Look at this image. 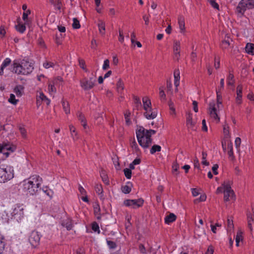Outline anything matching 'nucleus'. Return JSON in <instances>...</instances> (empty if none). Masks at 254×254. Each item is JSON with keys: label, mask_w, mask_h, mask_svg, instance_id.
<instances>
[{"label": "nucleus", "mask_w": 254, "mask_h": 254, "mask_svg": "<svg viewBox=\"0 0 254 254\" xmlns=\"http://www.w3.org/2000/svg\"><path fill=\"white\" fill-rule=\"evenodd\" d=\"M42 182V178L39 176H33L29 180H25L23 182V190L27 194L35 195L41 191L40 188Z\"/></svg>", "instance_id": "1"}, {"label": "nucleus", "mask_w": 254, "mask_h": 254, "mask_svg": "<svg viewBox=\"0 0 254 254\" xmlns=\"http://www.w3.org/2000/svg\"><path fill=\"white\" fill-rule=\"evenodd\" d=\"M11 66L12 71L18 74H29L34 69L33 64L25 60L21 61L20 64L14 62Z\"/></svg>", "instance_id": "2"}, {"label": "nucleus", "mask_w": 254, "mask_h": 254, "mask_svg": "<svg viewBox=\"0 0 254 254\" xmlns=\"http://www.w3.org/2000/svg\"><path fill=\"white\" fill-rule=\"evenodd\" d=\"M136 137L139 145L144 148H148L152 143L151 135L148 132L147 129L142 127L136 132Z\"/></svg>", "instance_id": "3"}, {"label": "nucleus", "mask_w": 254, "mask_h": 254, "mask_svg": "<svg viewBox=\"0 0 254 254\" xmlns=\"http://www.w3.org/2000/svg\"><path fill=\"white\" fill-rule=\"evenodd\" d=\"M254 8V0H241L236 7L238 13L243 15L246 10Z\"/></svg>", "instance_id": "4"}, {"label": "nucleus", "mask_w": 254, "mask_h": 254, "mask_svg": "<svg viewBox=\"0 0 254 254\" xmlns=\"http://www.w3.org/2000/svg\"><path fill=\"white\" fill-rule=\"evenodd\" d=\"M16 149V147L14 145H11L8 143L3 142L0 144V161L5 160L9 155V152L7 151H10L12 152Z\"/></svg>", "instance_id": "5"}, {"label": "nucleus", "mask_w": 254, "mask_h": 254, "mask_svg": "<svg viewBox=\"0 0 254 254\" xmlns=\"http://www.w3.org/2000/svg\"><path fill=\"white\" fill-rule=\"evenodd\" d=\"M14 177L13 170L0 168V183H5Z\"/></svg>", "instance_id": "6"}, {"label": "nucleus", "mask_w": 254, "mask_h": 254, "mask_svg": "<svg viewBox=\"0 0 254 254\" xmlns=\"http://www.w3.org/2000/svg\"><path fill=\"white\" fill-rule=\"evenodd\" d=\"M144 203V200L141 198L137 199H126L124 201V204L127 207H131L133 209L142 206Z\"/></svg>", "instance_id": "7"}, {"label": "nucleus", "mask_w": 254, "mask_h": 254, "mask_svg": "<svg viewBox=\"0 0 254 254\" xmlns=\"http://www.w3.org/2000/svg\"><path fill=\"white\" fill-rule=\"evenodd\" d=\"M40 240V237L38 232L35 231H32L29 238V241L31 245L33 247H36L39 244Z\"/></svg>", "instance_id": "8"}, {"label": "nucleus", "mask_w": 254, "mask_h": 254, "mask_svg": "<svg viewBox=\"0 0 254 254\" xmlns=\"http://www.w3.org/2000/svg\"><path fill=\"white\" fill-rule=\"evenodd\" d=\"M80 86L84 90H89L91 89L94 86L92 82L88 80V79L84 78L80 81Z\"/></svg>", "instance_id": "9"}, {"label": "nucleus", "mask_w": 254, "mask_h": 254, "mask_svg": "<svg viewBox=\"0 0 254 254\" xmlns=\"http://www.w3.org/2000/svg\"><path fill=\"white\" fill-rule=\"evenodd\" d=\"M180 43L179 41H174V58L177 60L179 61L180 56Z\"/></svg>", "instance_id": "10"}, {"label": "nucleus", "mask_w": 254, "mask_h": 254, "mask_svg": "<svg viewBox=\"0 0 254 254\" xmlns=\"http://www.w3.org/2000/svg\"><path fill=\"white\" fill-rule=\"evenodd\" d=\"M209 113L211 118L216 120H219V118L217 114L216 108L215 107V104L214 102L209 103Z\"/></svg>", "instance_id": "11"}, {"label": "nucleus", "mask_w": 254, "mask_h": 254, "mask_svg": "<svg viewBox=\"0 0 254 254\" xmlns=\"http://www.w3.org/2000/svg\"><path fill=\"white\" fill-rule=\"evenodd\" d=\"M144 113V116L147 119H153L157 117V113L156 111L153 110L152 108H150Z\"/></svg>", "instance_id": "12"}, {"label": "nucleus", "mask_w": 254, "mask_h": 254, "mask_svg": "<svg viewBox=\"0 0 254 254\" xmlns=\"http://www.w3.org/2000/svg\"><path fill=\"white\" fill-rule=\"evenodd\" d=\"M242 89L243 87L242 85H239L237 87V97L236 101L238 104H240L242 103Z\"/></svg>", "instance_id": "13"}, {"label": "nucleus", "mask_w": 254, "mask_h": 254, "mask_svg": "<svg viewBox=\"0 0 254 254\" xmlns=\"http://www.w3.org/2000/svg\"><path fill=\"white\" fill-rule=\"evenodd\" d=\"M224 199L226 201L230 200L229 197H230L231 199H233V197L235 196L233 190H224Z\"/></svg>", "instance_id": "14"}, {"label": "nucleus", "mask_w": 254, "mask_h": 254, "mask_svg": "<svg viewBox=\"0 0 254 254\" xmlns=\"http://www.w3.org/2000/svg\"><path fill=\"white\" fill-rule=\"evenodd\" d=\"M186 124L188 128H190L192 130H195L194 127L195 122L192 121L191 114H189L187 118Z\"/></svg>", "instance_id": "15"}, {"label": "nucleus", "mask_w": 254, "mask_h": 254, "mask_svg": "<svg viewBox=\"0 0 254 254\" xmlns=\"http://www.w3.org/2000/svg\"><path fill=\"white\" fill-rule=\"evenodd\" d=\"M100 173L103 182L107 185H109V180L106 171L102 168Z\"/></svg>", "instance_id": "16"}, {"label": "nucleus", "mask_w": 254, "mask_h": 254, "mask_svg": "<svg viewBox=\"0 0 254 254\" xmlns=\"http://www.w3.org/2000/svg\"><path fill=\"white\" fill-rule=\"evenodd\" d=\"M177 218L176 216L172 213L169 214V215L166 216L165 218V222L166 224H170L176 220Z\"/></svg>", "instance_id": "17"}, {"label": "nucleus", "mask_w": 254, "mask_h": 254, "mask_svg": "<svg viewBox=\"0 0 254 254\" xmlns=\"http://www.w3.org/2000/svg\"><path fill=\"white\" fill-rule=\"evenodd\" d=\"M142 102L143 104V109L146 110L150 108H151V103L150 99L147 97H144L142 98Z\"/></svg>", "instance_id": "18"}, {"label": "nucleus", "mask_w": 254, "mask_h": 254, "mask_svg": "<svg viewBox=\"0 0 254 254\" xmlns=\"http://www.w3.org/2000/svg\"><path fill=\"white\" fill-rule=\"evenodd\" d=\"M246 52L252 55H254V44L247 43L245 47Z\"/></svg>", "instance_id": "19"}, {"label": "nucleus", "mask_w": 254, "mask_h": 254, "mask_svg": "<svg viewBox=\"0 0 254 254\" xmlns=\"http://www.w3.org/2000/svg\"><path fill=\"white\" fill-rule=\"evenodd\" d=\"M127 184L130 185H125L122 187V190L123 192L125 194L129 193L131 190L132 184L130 182H128Z\"/></svg>", "instance_id": "20"}, {"label": "nucleus", "mask_w": 254, "mask_h": 254, "mask_svg": "<svg viewBox=\"0 0 254 254\" xmlns=\"http://www.w3.org/2000/svg\"><path fill=\"white\" fill-rule=\"evenodd\" d=\"M178 23L181 32H183L185 29V20L183 17L179 16L178 18Z\"/></svg>", "instance_id": "21"}, {"label": "nucleus", "mask_w": 254, "mask_h": 254, "mask_svg": "<svg viewBox=\"0 0 254 254\" xmlns=\"http://www.w3.org/2000/svg\"><path fill=\"white\" fill-rule=\"evenodd\" d=\"M62 105L63 109L65 112V114H68L70 113L69 104V103L64 100H62Z\"/></svg>", "instance_id": "22"}, {"label": "nucleus", "mask_w": 254, "mask_h": 254, "mask_svg": "<svg viewBox=\"0 0 254 254\" xmlns=\"http://www.w3.org/2000/svg\"><path fill=\"white\" fill-rule=\"evenodd\" d=\"M11 63V60L9 58H6L4 61L3 62L1 67H0V73H3L4 68L9 65Z\"/></svg>", "instance_id": "23"}, {"label": "nucleus", "mask_w": 254, "mask_h": 254, "mask_svg": "<svg viewBox=\"0 0 254 254\" xmlns=\"http://www.w3.org/2000/svg\"><path fill=\"white\" fill-rule=\"evenodd\" d=\"M228 155L229 157L231 158V160H234L235 158L233 151V144L231 142H230L228 144Z\"/></svg>", "instance_id": "24"}, {"label": "nucleus", "mask_w": 254, "mask_h": 254, "mask_svg": "<svg viewBox=\"0 0 254 254\" xmlns=\"http://www.w3.org/2000/svg\"><path fill=\"white\" fill-rule=\"evenodd\" d=\"M24 90V87L22 85L16 86L14 89V92L17 96L22 95V91Z\"/></svg>", "instance_id": "25"}, {"label": "nucleus", "mask_w": 254, "mask_h": 254, "mask_svg": "<svg viewBox=\"0 0 254 254\" xmlns=\"http://www.w3.org/2000/svg\"><path fill=\"white\" fill-rule=\"evenodd\" d=\"M161 150V147L158 145H154L150 149V152L151 154H154L156 152H159Z\"/></svg>", "instance_id": "26"}, {"label": "nucleus", "mask_w": 254, "mask_h": 254, "mask_svg": "<svg viewBox=\"0 0 254 254\" xmlns=\"http://www.w3.org/2000/svg\"><path fill=\"white\" fill-rule=\"evenodd\" d=\"M69 129L71 132V135L73 137V139L75 140V139H78L77 133L76 132L75 128L72 125L69 126Z\"/></svg>", "instance_id": "27"}, {"label": "nucleus", "mask_w": 254, "mask_h": 254, "mask_svg": "<svg viewBox=\"0 0 254 254\" xmlns=\"http://www.w3.org/2000/svg\"><path fill=\"white\" fill-rule=\"evenodd\" d=\"M100 33L102 34H105V23L103 21H100L98 24Z\"/></svg>", "instance_id": "28"}, {"label": "nucleus", "mask_w": 254, "mask_h": 254, "mask_svg": "<svg viewBox=\"0 0 254 254\" xmlns=\"http://www.w3.org/2000/svg\"><path fill=\"white\" fill-rule=\"evenodd\" d=\"M242 232L240 231L237 232L236 237V246L238 247L239 246V242L240 241L242 240L243 236H242Z\"/></svg>", "instance_id": "29"}, {"label": "nucleus", "mask_w": 254, "mask_h": 254, "mask_svg": "<svg viewBox=\"0 0 254 254\" xmlns=\"http://www.w3.org/2000/svg\"><path fill=\"white\" fill-rule=\"evenodd\" d=\"M15 28L18 32L21 33H23L26 29L25 26L24 24H20L15 25Z\"/></svg>", "instance_id": "30"}, {"label": "nucleus", "mask_w": 254, "mask_h": 254, "mask_svg": "<svg viewBox=\"0 0 254 254\" xmlns=\"http://www.w3.org/2000/svg\"><path fill=\"white\" fill-rule=\"evenodd\" d=\"M62 225L63 226L65 227L67 230H70L72 228V225L71 224V220H68L67 222H63L62 223Z\"/></svg>", "instance_id": "31"}, {"label": "nucleus", "mask_w": 254, "mask_h": 254, "mask_svg": "<svg viewBox=\"0 0 254 254\" xmlns=\"http://www.w3.org/2000/svg\"><path fill=\"white\" fill-rule=\"evenodd\" d=\"M72 27L73 29H79L80 27V25L79 20L76 18L73 19Z\"/></svg>", "instance_id": "32"}, {"label": "nucleus", "mask_w": 254, "mask_h": 254, "mask_svg": "<svg viewBox=\"0 0 254 254\" xmlns=\"http://www.w3.org/2000/svg\"><path fill=\"white\" fill-rule=\"evenodd\" d=\"M95 190L98 194H102L103 190L101 184H97L95 187Z\"/></svg>", "instance_id": "33"}, {"label": "nucleus", "mask_w": 254, "mask_h": 254, "mask_svg": "<svg viewBox=\"0 0 254 254\" xmlns=\"http://www.w3.org/2000/svg\"><path fill=\"white\" fill-rule=\"evenodd\" d=\"M234 228L233 220L231 218H228L227 219V231H231Z\"/></svg>", "instance_id": "34"}, {"label": "nucleus", "mask_w": 254, "mask_h": 254, "mask_svg": "<svg viewBox=\"0 0 254 254\" xmlns=\"http://www.w3.org/2000/svg\"><path fill=\"white\" fill-rule=\"evenodd\" d=\"M234 75L232 73H229L228 77L227 78L228 80V84L229 85H233L234 83Z\"/></svg>", "instance_id": "35"}, {"label": "nucleus", "mask_w": 254, "mask_h": 254, "mask_svg": "<svg viewBox=\"0 0 254 254\" xmlns=\"http://www.w3.org/2000/svg\"><path fill=\"white\" fill-rule=\"evenodd\" d=\"M231 181H228L226 184H225V183L224 182L223 184H222V186H223V188L224 189V190H233L232 189H231Z\"/></svg>", "instance_id": "36"}, {"label": "nucleus", "mask_w": 254, "mask_h": 254, "mask_svg": "<svg viewBox=\"0 0 254 254\" xmlns=\"http://www.w3.org/2000/svg\"><path fill=\"white\" fill-rule=\"evenodd\" d=\"M18 101V100L15 99V95L13 94H10L8 102L13 105H16Z\"/></svg>", "instance_id": "37"}, {"label": "nucleus", "mask_w": 254, "mask_h": 254, "mask_svg": "<svg viewBox=\"0 0 254 254\" xmlns=\"http://www.w3.org/2000/svg\"><path fill=\"white\" fill-rule=\"evenodd\" d=\"M207 155L206 152H203V151L202 152V158L203 161H202L201 163L203 165H205V166H208L209 165V162L206 160Z\"/></svg>", "instance_id": "38"}, {"label": "nucleus", "mask_w": 254, "mask_h": 254, "mask_svg": "<svg viewBox=\"0 0 254 254\" xmlns=\"http://www.w3.org/2000/svg\"><path fill=\"white\" fill-rule=\"evenodd\" d=\"M124 172L126 177L127 179H130L131 177V170L128 168H125L124 170Z\"/></svg>", "instance_id": "39"}, {"label": "nucleus", "mask_w": 254, "mask_h": 254, "mask_svg": "<svg viewBox=\"0 0 254 254\" xmlns=\"http://www.w3.org/2000/svg\"><path fill=\"white\" fill-rule=\"evenodd\" d=\"M92 229L94 232H97L98 234L100 232L99 225L96 222H94L92 224Z\"/></svg>", "instance_id": "40"}, {"label": "nucleus", "mask_w": 254, "mask_h": 254, "mask_svg": "<svg viewBox=\"0 0 254 254\" xmlns=\"http://www.w3.org/2000/svg\"><path fill=\"white\" fill-rule=\"evenodd\" d=\"M41 191L45 192L47 195H48L50 197H52L54 193L53 191L51 190L48 189L47 188H46V190H45L44 188L41 189Z\"/></svg>", "instance_id": "41"}, {"label": "nucleus", "mask_w": 254, "mask_h": 254, "mask_svg": "<svg viewBox=\"0 0 254 254\" xmlns=\"http://www.w3.org/2000/svg\"><path fill=\"white\" fill-rule=\"evenodd\" d=\"M117 89L119 92L124 89V83L122 80L120 79L117 84Z\"/></svg>", "instance_id": "42"}, {"label": "nucleus", "mask_w": 254, "mask_h": 254, "mask_svg": "<svg viewBox=\"0 0 254 254\" xmlns=\"http://www.w3.org/2000/svg\"><path fill=\"white\" fill-rule=\"evenodd\" d=\"M79 64L81 68L84 70L86 72L88 71L87 69L86 68L85 61L82 59H79Z\"/></svg>", "instance_id": "43"}, {"label": "nucleus", "mask_w": 254, "mask_h": 254, "mask_svg": "<svg viewBox=\"0 0 254 254\" xmlns=\"http://www.w3.org/2000/svg\"><path fill=\"white\" fill-rule=\"evenodd\" d=\"M40 97L42 101H46V104L49 105L50 103V100L43 93H40Z\"/></svg>", "instance_id": "44"}, {"label": "nucleus", "mask_w": 254, "mask_h": 254, "mask_svg": "<svg viewBox=\"0 0 254 254\" xmlns=\"http://www.w3.org/2000/svg\"><path fill=\"white\" fill-rule=\"evenodd\" d=\"M53 5L56 6L58 10H60L62 5L61 0H55V2Z\"/></svg>", "instance_id": "45"}, {"label": "nucleus", "mask_w": 254, "mask_h": 254, "mask_svg": "<svg viewBox=\"0 0 254 254\" xmlns=\"http://www.w3.org/2000/svg\"><path fill=\"white\" fill-rule=\"evenodd\" d=\"M133 99L134 103L136 104V107L137 108L141 106V103L139 97H138L137 96H134Z\"/></svg>", "instance_id": "46"}, {"label": "nucleus", "mask_w": 254, "mask_h": 254, "mask_svg": "<svg viewBox=\"0 0 254 254\" xmlns=\"http://www.w3.org/2000/svg\"><path fill=\"white\" fill-rule=\"evenodd\" d=\"M216 92H217V102L218 106H219V104H222V101H221L222 96H221V93H220V91L217 90Z\"/></svg>", "instance_id": "47"}, {"label": "nucleus", "mask_w": 254, "mask_h": 254, "mask_svg": "<svg viewBox=\"0 0 254 254\" xmlns=\"http://www.w3.org/2000/svg\"><path fill=\"white\" fill-rule=\"evenodd\" d=\"M18 128H19V130L21 133V134L22 135V136L23 137V138H25L26 137V129L23 127H22L21 126H19L18 127Z\"/></svg>", "instance_id": "48"}, {"label": "nucleus", "mask_w": 254, "mask_h": 254, "mask_svg": "<svg viewBox=\"0 0 254 254\" xmlns=\"http://www.w3.org/2000/svg\"><path fill=\"white\" fill-rule=\"evenodd\" d=\"M173 171L172 173L174 174L178 175L179 174L178 169L179 168V166L178 164H174L172 166Z\"/></svg>", "instance_id": "49"}, {"label": "nucleus", "mask_w": 254, "mask_h": 254, "mask_svg": "<svg viewBox=\"0 0 254 254\" xmlns=\"http://www.w3.org/2000/svg\"><path fill=\"white\" fill-rule=\"evenodd\" d=\"M206 195L205 194L201 195L198 199H196L194 200L195 203H197L198 202L204 201L206 200Z\"/></svg>", "instance_id": "50"}, {"label": "nucleus", "mask_w": 254, "mask_h": 254, "mask_svg": "<svg viewBox=\"0 0 254 254\" xmlns=\"http://www.w3.org/2000/svg\"><path fill=\"white\" fill-rule=\"evenodd\" d=\"M62 37V34H60L59 35L58 34H56V38H55V42L58 45L62 44V40H61V38Z\"/></svg>", "instance_id": "51"}, {"label": "nucleus", "mask_w": 254, "mask_h": 254, "mask_svg": "<svg viewBox=\"0 0 254 254\" xmlns=\"http://www.w3.org/2000/svg\"><path fill=\"white\" fill-rule=\"evenodd\" d=\"M77 117H78V120L81 122V123H83L84 122L86 121L84 116L82 114V113L78 112Z\"/></svg>", "instance_id": "52"}, {"label": "nucleus", "mask_w": 254, "mask_h": 254, "mask_svg": "<svg viewBox=\"0 0 254 254\" xmlns=\"http://www.w3.org/2000/svg\"><path fill=\"white\" fill-rule=\"evenodd\" d=\"M107 243L110 249H115L117 247V245L114 242L107 240Z\"/></svg>", "instance_id": "53"}, {"label": "nucleus", "mask_w": 254, "mask_h": 254, "mask_svg": "<svg viewBox=\"0 0 254 254\" xmlns=\"http://www.w3.org/2000/svg\"><path fill=\"white\" fill-rule=\"evenodd\" d=\"M109 63H110V62H109V60L106 59V60L104 61V64L103 65V70H106L107 69H108L109 67V66H110Z\"/></svg>", "instance_id": "54"}, {"label": "nucleus", "mask_w": 254, "mask_h": 254, "mask_svg": "<svg viewBox=\"0 0 254 254\" xmlns=\"http://www.w3.org/2000/svg\"><path fill=\"white\" fill-rule=\"evenodd\" d=\"M180 70L179 69H175L174 72V76L175 79H180Z\"/></svg>", "instance_id": "55"}, {"label": "nucleus", "mask_w": 254, "mask_h": 254, "mask_svg": "<svg viewBox=\"0 0 254 254\" xmlns=\"http://www.w3.org/2000/svg\"><path fill=\"white\" fill-rule=\"evenodd\" d=\"M230 45V42L228 40H224L222 41V48L226 49Z\"/></svg>", "instance_id": "56"}, {"label": "nucleus", "mask_w": 254, "mask_h": 254, "mask_svg": "<svg viewBox=\"0 0 254 254\" xmlns=\"http://www.w3.org/2000/svg\"><path fill=\"white\" fill-rule=\"evenodd\" d=\"M210 3L212 7L217 9H219V5L217 3H216L215 0H210Z\"/></svg>", "instance_id": "57"}, {"label": "nucleus", "mask_w": 254, "mask_h": 254, "mask_svg": "<svg viewBox=\"0 0 254 254\" xmlns=\"http://www.w3.org/2000/svg\"><path fill=\"white\" fill-rule=\"evenodd\" d=\"M43 66L45 68H48L50 67H53L54 66V64L52 62H46L43 64Z\"/></svg>", "instance_id": "58"}, {"label": "nucleus", "mask_w": 254, "mask_h": 254, "mask_svg": "<svg viewBox=\"0 0 254 254\" xmlns=\"http://www.w3.org/2000/svg\"><path fill=\"white\" fill-rule=\"evenodd\" d=\"M5 248V243L0 240V254H2Z\"/></svg>", "instance_id": "59"}, {"label": "nucleus", "mask_w": 254, "mask_h": 254, "mask_svg": "<svg viewBox=\"0 0 254 254\" xmlns=\"http://www.w3.org/2000/svg\"><path fill=\"white\" fill-rule=\"evenodd\" d=\"M124 40V36L123 35V32L122 30H119V41L121 43H123Z\"/></svg>", "instance_id": "60"}, {"label": "nucleus", "mask_w": 254, "mask_h": 254, "mask_svg": "<svg viewBox=\"0 0 254 254\" xmlns=\"http://www.w3.org/2000/svg\"><path fill=\"white\" fill-rule=\"evenodd\" d=\"M130 113L129 112L126 113L125 114V118L126 119V123L127 125H129L130 123V119L129 118Z\"/></svg>", "instance_id": "61"}, {"label": "nucleus", "mask_w": 254, "mask_h": 254, "mask_svg": "<svg viewBox=\"0 0 254 254\" xmlns=\"http://www.w3.org/2000/svg\"><path fill=\"white\" fill-rule=\"evenodd\" d=\"M138 249H139L140 253H141L142 254H145L146 253V250H145V247L143 244H140L139 245Z\"/></svg>", "instance_id": "62"}, {"label": "nucleus", "mask_w": 254, "mask_h": 254, "mask_svg": "<svg viewBox=\"0 0 254 254\" xmlns=\"http://www.w3.org/2000/svg\"><path fill=\"white\" fill-rule=\"evenodd\" d=\"M214 253V249L212 246H209L208 248V249L205 253V254H213Z\"/></svg>", "instance_id": "63"}, {"label": "nucleus", "mask_w": 254, "mask_h": 254, "mask_svg": "<svg viewBox=\"0 0 254 254\" xmlns=\"http://www.w3.org/2000/svg\"><path fill=\"white\" fill-rule=\"evenodd\" d=\"M218 167L219 166L218 164H214L212 168V171L214 174L215 175L218 174L217 169L218 168Z\"/></svg>", "instance_id": "64"}]
</instances>
